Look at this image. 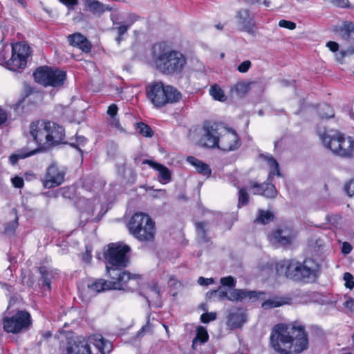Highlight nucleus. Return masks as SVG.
Instances as JSON below:
<instances>
[{
	"instance_id": "09e8293b",
	"label": "nucleus",
	"mask_w": 354,
	"mask_h": 354,
	"mask_svg": "<svg viewBox=\"0 0 354 354\" xmlns=\"http://www.w3.org/2000/svg\"><path fill=\"white\" fill-rule=\"evenodd\" d=\"M60 3L65 6L68 10H74L75 7L78 5L79 0H58Z\"/></svg>"
},
{
	"instance_id": "58836bf2",
	"label": "nucleus",
	"mask_w": 354,
	"mask_h": 354,
	"mask_svg": "<svg viewBox=\"0 0 354 354\" xmlns=\"http://www.w3.org/2000/svg\"><path fill=\"white\" fill-rule=\"evenodd\" d=\"M136 129L145 137L151 138L153 136V131L152 129L147 124L140 122L136 124Z\"/></svg>"
},
{
	"instance_id": "f8f14e48",
	"label": "nucleus",
	"mask_w": 354,
	"mask_h": 354,
	"mask_svg": "<svg viewBox=\"0 0 354 354\" xmlns=\"http://www.w3.org/2000/svg\"><path fill=\"white\" fill-rule=\"evenodd\" d=\"M2 324L5 332L19 334L27 331L32 326V320L26 310H17L13 315L4 317Z\"/></svg>"
},
{
	"instance_id": "c756f323",
	"label": "nucleus",
	"mask_w": 354,
	"mask_h": 354,
	"mask_svg": "<svg viewBox=\"0 0 354 354\" xmlns=\"http://www.w3.org/2000/svg\"><path fill=\"white\" fill-rule=\"evenodd\" d=\"M290 298L284 297H275L268 299L261 304V307L264 309H270L280 307L289 303Z\"/></svg>"
},
{
	"instance_id": "680f3d73",
	"label": "nucleus",
	"mask_w": 354,
	"mask_h": 354,
	"mask_svg": "<svg viewBox=\"0 0 354 354\" xmlns=\"http://www.w3.org/2000/svg\"><path fill=\"white\" fill-rule=\"evenodd\" d=\"M353 53H354V48H349L346 50L341 52L342 57H344L348 54L351 55Z\"/></svg>"
},
{
	"instance_id": "4be33fe9",
	"label": "nucleus",
	"mask_w": 354,
	"mask_h": 354,
	"mask_svg": "<svg viewBox=\"0 0 354 354\" xmlns=\"http://www.w3.org/2000/svg\"><path fill=\"white\" fill-rule=\"evenodd\" d=\"M263 292H257L255 290H248L245 289L234 288L230 292L229 301H242L248 299L252 301H255L259 299L260 295H263Z\"/></svg>"
},
{
	"instance_id": "774afa93",
	"label": "nucleus",
	"mask_w": 354,
	"mask_h": 354,
	"mask_svg": "<svg viewBox=\"0 0 354 354\" xmlns=\"http://www.w3.org/2000/svg\"><path fill=\"white\" fill-rule=\"evenodd\" d=\"M263 3L266 6V7H268L270 6V1H268V0H264Z\"/></svg>"
},
{
	"instance_id": "338daca9",
	"label": "nucleus",
	"mask_w": 354,
	"mask_h": 354,
	"mask_svg": "<svg viewBox=\"0 0 354 354\" xmlns=\"http://www.w3.org/2000/svg\"><path fill=\"white\" fill-rule=\"evenodd\" d=\"M215 27L216 29L220 30L223 29V26L221 24H218L215 25Z\"/></svg>"
},
{
	"instance_id": "9d476101",
	"label": "nucleus",
	"mask_w": 354,
	"mask_h": 354,
	"mask_svg": "<svg viewBox=\"0 0 354 354\" xmlns=\"http://www.w3.org/2000/svg\"><path fill=\"white\" fill-rule=\"evenodd\" d=\"M32 75L35 82L38 84L44 87L50 86L56 88L63 87L67 79V73L65 71L47 65L36 68Z\"/></svg>"
},
{
	"instance_id": "72a5a7b5",
	"label": "nucleus",
	"mask_w": 354,
	"mask_h": 354,
	"mask_svg": "<svg viewBox=\"0 0 354 354\" xmlns=\"http://www.w3.org/2000/svg\"><path fill=\"white\" fill-rule=\"evenodd\" d=\"M38 272L41 274V279L42 286H46L48 290H50L51 288V280L53 278L52 271L50 270L46 266H41L37 269Z\"/></svg>"
},
{
	"instance_id": "c85d7f7f",
	"label": "nucleus",
	"mask_w": 354,
	"mask_h": 354,
	"mask_svg": "<svg viewBox=\"0 0 354 354\" xmlns=\"http://www.w3.org/2000/svg\"><path fill=\"white\" fill-rule=\"evenodd\" d=\"M38 153V149H28L27 148H23L16 153H12L9 156V161L12 165H16L19 160L24 159L26 158L32 156Z\"/></svg>"
},
{
	"instance_id": "ddd939ff",
	"label": "nucleus",
	"mask_w": 354,
	"mask_h": 354,
	"mask_svg": "<svg viewBox=\"0 0 354 354\" xmlns=\"http://www.w3.org/2000/svg\"><path fill=\"white\" fill-rule=\"evenodd\" d=\"M31 53L30 47L24 42L12 45L11 57L6 62L7 68L12 71L23 69L26 66L27 59Z\"/></svg>"
},
{
	"instance_id": "f257e3e1",
	"label": "nucleus",
	"mask_w": 354,
	"mask_h": 354,
	"mask_svg": "<svg viewBox=\"0 0 354 354\" xmlns=\"http://www.w3.org/2000/svg\"><path fill=\"white\" fill-rule=\"evenodd\" d=\"M270 342L279 354H299L309 347L308 333L297 322L279 323L271 330Z\"/></svg>"
},
{
	"instance_id": "13d9d810",
	"label": "nucleus",
	"mask_w": 354,
	"mask_h": 354,
	"mask_svg": "<svg viewBox=\"0 0 354 354\" xmlns=\"http://www.w3.org/2000/svg\"><path fill=\"white\" fill-rule=\"evenodd\" d=\"M214 294L218 293V297L221 299H226L229 300L230 294H228L226 290H214Z\"/></svg>"
},
{
	"instance_id": "423d86ee",
	"label": "nucleus",
	"mask_w": 354,
	"mask_h": 354,
	"mask_svg": "<svg viewBox=\"0 0 354 354\" xmlns=\"http://www.w3.org/2000/svg\"><path fill=\"white\" fill-rule=\"evenodd\" d=\"M317 135L323 145L333 154L351 158L354 154V138L337 129L319 131Z\"/></svg>"
},
{
	"instance_id": "ea45409f",
	"label": "nucleus",
	"mask_w": 354,
	"mask_h": 354,
	"mask_svg": "<svg viewBox=\"0 0 354 354\" xmlns=\"http://www.w3.org/2000/svg\"><path fill=\"white\" fill-rule=\"evenodd\" d=\"M250 201V196L246 191V189L243 187L240 188L239 190L238 194V203L237 207L241 208L243 206L247 205Z\"/></svg>"
},
{
	"instance_id": "20e7f679",
	"label": "nucleus",
	"mask_w": 354,
	"mask_h": 354,
	"mask_svg": "<svg viewBox=\"0 0 354 354\" xmlns=\"http://www.w3.org/2000/svg\"><path fill=\"white\" fill-rule=\"evenodd\" d=\"M151 57L156 70L165 75L181 73L187 63L185 56L180 52L172 49L165 41L153 44Z\"/></svg>"
},
{
	"instance_id": "dca6fc26",
	"label": "nucleus",
	"mask_w": 354,
	"mask_h": 354,
	"mask_svg": "<svg viewBox=\"0 0 354 354\" xmlns=\"http://www.w3.org/2000/svg\"><path fill=\"white\" fill-rule=\"evenodd\" d=\"M109 277L111 279L110 281L100 279L95 280L88 286L89 288L97 292L108 290H124L130 292H133L135 290L129 288V284L127 283V281H122L121 279H118L117 277H113V276H109Z\"/></svg>"
},
{
	"instance_id": "5fc2aeb1",
	"label": "nucleus",
	"mask_w": 354,
	"mask_h": 354,
	"mask_svg": "<svg viewBox=\"0 0 354 354\" xmlns=\"http://www.w3.org/2000/svg\"><path fill=\"white\" fill-rule=\"evenodd\" d=\"M353 249L351 244L347 241H344L342 245V252L344 254H348Z\"/></svg>"
},
{
	"instance_id": "0eeeda50",
	"label": "nucleus",
	"mask_w": 354,
	"mask_h": 354,
	"mask_svg": "<svg viewBox=\"0 0 354 354\" xmlns=\"http://www.w3.org/2000/svg\"><path fill=\"white\" fill-rule=\"evenodd\" d=\"M145 95L156 109L176 103L181 98V93L175 87L165 84L162 81H153L148 84L145 86Z\"/></svg>"
},
{
	"instance_id": "864d4df0",
	"label": "nucleus",
	"mask_w": 354,
	"mask_h": 354,
	"mask_svg": "<svg viewBox=\"0 0 354 354\" xmlns=\"http://www.w3.org/2000/svg\"><path fill=\"white\" fill-rule=\"evenodd\" d=\"M330 2L335 6L342 8L350 7V2L348 0H330Z\"/></svg>"
},
{
	"instance_id": "f03ea898",
	"label": "nucleus",
	"mask_w": 354,
	"mask_h": 354,
	"mask_svg": "<svg viewBox=\"0 0 354 354\" xmlns=\"http://www.w3.org/2000/svg\"><path fill=\"white\" fill-rule=\"evenodd\" d=\"M131 250L128 245L120 243H111L104 252L106 271L108 276H113L129 284V288L137 290L140 287V275L131 274L124 268L129 264L128 254Z\"/></svg>"
},
{
	"instance_id": "a878e982",
	"label": "nucleus",
	"mask_w": 354,
	"mask_h": 354,
	"mask_svg": "<svg viewBox=\"0 0 354 354\" xmlns=\"http://www.w3.org/2000/svg\"><path fill=\"white\" fill-rule=\"evenodd\" d=\"M254 81L242 80L238 81L230 88V93L239 97L245 96L251 89Z\"/></svg>"
},
{
	"instance_id": "f704fd0d",
	"label": "nucleus",
	"mask_w": 354,
	"mask_h": 354,
	"mask_svg": "<svg viewBox=\"0 0 354 354\" xmlns=\"http://www.w3.org/2000/svg\"><path fill=\"white\" fill-rule=\"evenodd\" d=\"M274 219V215L272 212L259 209L258 216L255 218L254 223L266 225L273 221Z\"/></svg>"
},
{
	"instance_id": "7c9ffc66",
	"label": "nucleus",
	"mask_w": 354,
	"mask_h": 354,
	"mask_svg": "<svg viewBox=\"0 0 354 354\" xmlns=\"http://www.w3.org/2000/svg\"><path fill=\"white\" fill-rule=\"evenodd\" d=\"M85 10L91 12L95 15L100 16L104 12V5L97 0H85Z\"/></svg>"
},
{
	"instance_id": "a211bd4d",
	"label": "nucleus",
	"mask_w": 354,
	"mask_h": 354,
	"mask_svg": "<svg viewBox=\"0 0 354 354\" xmlns=\"http://www.w3.org/2000/svg\"><path fill=\"white\" fill-rule=\"evenodd\" d=\"M241 145V140L234 129H229L224 133H221L219 144L217 148L223 151H232L237 150Z\"/></svg>"
},
{
	"instance_id": "2f4dec72",
	"label": "nucleus",
	"mask_w": 354,
	"mask_h": 354,
	"mask_svg": "<svg viewBox=\"0 0 354 354\" xmlns=\"http://www.w3.org/2000/svg\"><path fill=\"white\" fill-rule=\"evenodd\" d=\"M339 33L342 39L349 41L351 34L354 33V23L352 21H344L342 26L335 30Z\"/></svg>"
},
{
	"instance_id": "412c9836",
	"label": "nucleus",
	"mask_w": 354,
	"mask_h": 354,
	"mask_svg": "<svg viewBox=\"0 0 354 354\" xmlns=\"http://www.w3.org/2000/svg\"><path fill=\"white\" fill-rule=\"evenodd\" d=\"M68 44L80 49L84 53L91 52L93 44L88 38L81 32H76L67 36Z\"/></svg>"
},
{
	"instance_id": "bb28decb",
	"label": "nucleus",
	"mask_w": 354,
	"mask_h": 354,
	"mask_svg": "<svg viewBox=\"0 0 354 354\" xmlns=\"http://www.w3.org/2000/svg\"><path fill=\"white\" fill-rule=\"evenodd\" d=\"M187 161L194 166L196 169L197 172L201 175L209 178L211 176L212 170L209 166L203 162V161L197 159L194 156H188L187 158Z\"/></svg>"
},
{
	"instance_id": "e2e57ef3",
	"label": "nucleus",
	"mask_w": 354,
	"mask_h": 354,
	"mask_svg": "<svg viewBox=\"0 0 354 354\" xmlns=\"http://www.w3.org/2000/svg\"><path fill=\"white\" fill-rule=\"evenodd\" d=\"M148 329V326L145 325L143 326L137 333V337L142 336L143 333Z\"/></svg>"
},
{
	"instance_id": "603ef678",
	"label": "nucleus",
	"mask_w": 354,
	"mask_h": 354,
	"mask_svg": "<svg viewBox=\"0 0 354 354\" xmlns=\"http://www.w3.org/2000/svg\"><path fill=\"white\" fill-rule=\"evenodd\" d=\"M11 181H12V185L15 188L20 189V188H22L24 185V180L23 178L18 176H16L12 178Z\"/></svg>"
},
{
	"instance_id": "393cba45",
	"label": "nucleus",
	"mask_w": 354,
	"mask_h": 354,
	"mask_svg": "<svg viewBox=\"0 0 354 354\" xmlns=\"http://www.w3.org/2000/svg\"><path fill=\"white\" fill-rule=\"evenodd\" d=\"M143 165H148L151 168L154 169L155 170L158 171L159 172L160 177L161 180L165 181V183L169 182L171 179V172L169 169L165 167V165L158 163L157 162H155L151 160H144L142 161Z\"/></svg>"
},
{
	"instance_id": "f3484780",
	"label": "nucleus",
	"mask_w": 354,
	"mask_h": 354,
	"mask_svg": "<svg viewBox=\"0 0 354 354\" xmlns=\"http://www.w3.org/2000/svg\"><path fill=\"white\" fill-rule=\"evenodd\" d=\"M65 171L56 164L52 163L46 169L44 178L41 180L45 188L51 189L62 185L65 180Z\"/></svg>"
},
{
	"instance_id": "6ab92c4d",
	"label": "nucleus",
	"mask_w": 354,
	"mask_h": 354,
	"mask_svg": "<svg viewBox=\"0 0 354 354\" xmlns=\"http://www.w3.org/2000/svg\"><path fill=\"white\" fill-rule=\"evenodd\" d=\"M219 124L216 122L206 121L203 124L205 133L202 137L203 146L207 148L217 147L219 144Z\"/></svg>"
},
{
	"instance_id": "5701e85b",
	"label": "nucleus",
	"mask_w": 354,
	"mask_h": 354,
	"mask_svg": "<svg viewBox=\"0 0 354 354\" xmlns=\"http://www.w3.org/2000/svg\"><path fill=\"white\" fill-rule=\"evenodd\" d=\"M247 321V315L241 308L230 312L227 316L226 324L230 328H240Z\"/></svg>"
},
{
	"instance_id": "4468645a",
	"label": "nucleus",
	"mask_w": 354,
	"mask_h": 354,
	"mask_svg": "<svg viewBox=\"0 0 354 354\" xmlns=\"http://www.w3.org/2000/svg\"><path fill=\"white\" fill-rule=\"evenodd\" d=\"M297 236V232L291 227H278L268 234L270 242L283 248L292 245Z\"/></svg>"
},
{
	"instance_id": "e433bc0d",
	"label": "nucleus",
	"mask_w": 354,
	"mask_h": 354,
	"mask_svg": "<svg viewBox=\"0 0 354 354\" xmlns=\"http://www.w3.org/2000/svg\"><path fill=\"white\" fill-rule=\"evenodd\" d=\"M118 26L113 28V30L116 31L117 37L115 38L116 41L120 44L123 40V35L126 34L130 28L129 25L124 24L122 22L116 23Z\"/></svg>"
},
{
	"instance_id": "1a4fd4ad",
	"label": "nucleus",
	"mask_w": 354,
	"mask_h": 354,
	"mask_svg": "<svg viewBox=\"0 0 354 354\" xmlns=\"http://www.w3.org/2000/svg\"><path fill=\"white\" fill-rule=\"evenodd\" d=\"M262 158L272 169L270 171L267 181L259 183L254 180L250 181V189H254V194L261 195L266 198H274L277 195V190L272 184L274 176H281L279 165L277 160L270 154L261 155Z\"/></svg>"
},
{
	"instance_id": "aec40b11",
	"label": "nucleus",
	"mask_w": 354,
	"mask_h": 354,
	"mask_svg": "<svg viewBox=\"0 0 354 354\" xmlns=\"http://www.w3.org/2000/svg\"><path fill=\"white\" fill-rule=\"evenodd\" d=\"M238 24L241 26V30L250 34L254 33L256 28L254 15L248 9H241L236 14Z\"/></svg>"
},
{
	"instance_id": "3c124183",
	"label": "nucleus",
	"mask_w": 354,
	"mask_h": 354,
	"mask_svg": "<svg viewBox=\"0 0 354 354\" xmlns=\"http://www.w3.org/2000/svg\"><path fill=\"white\" fill-rule=\"evenodd\" d=\"M92 252L90 248L88 247L86 248V251L84 253H83L82 256V260L83 262L86 263V264H91L92 261Z\"/></svg>"
},
{
	"instance_id": "473e14b6",
	"label": "nucleus",
	"mask_w": 354,
	"mask_h": 354,
	"mask_svg": "<svg viewBox=\"0 0 354 354\" xmlns=\"http://www.w3.org/2000/svg\"><path fill=\"white\" fill-rule=\"evenodd\" d=\"M209 340V334L206 328L203 326H198L196 328V334L192 340V348L193 350H196V345L198 343L203 344Z\"/></svg>"
},
{
	"instance_id": "9b49d317",
	"label": "nucleus",
	"mask_w": 354,
	"mask_h": 354,
	"mask_svg": "<svg viewBox=\"0 0 354 354\" xmlns=\"http://www.w3.org/2000/svg\"><path fill=\"white\" fill-rule=\"evenodd\" d=\"M42 100V92L26 84L19 100L12 104V109L19 115H27L32 112Z\"/></svg>"
},
{
	"instance_id": "b1692460",
	"label": "nucleus",
	"mask_w": 354,
	"mask_h": 354,
	"mask_svg": "<svg viewBox=\"0 0 354 354\" xmlns=\"http://www.w3.org/2000/svg\"><path fill=\"white\" fill-rule=\"evenodd\" d=\"M90 342L97 348L100 354H109L113 348L111 342L100 334H94L89 337Z\"/></svg>"
},
{
	"instance_id": "de8ad7c7",
	"label": "nucleus",
	"mask_w": 354,
	"mask_h": 354,
	"mask_svg": "<svg viewBox=\"0 0 354 354\" xmlns=\"http://www.w3.org/2000/svg\"><path fill=\"white\" fill-rule=\"evenodd\" d=\"M279 26L281 28H284L288 30H295L296 28V24L291 21H288L286 19H281L279 21Z\"/></svg>"
},
{
	"instance_id": "cd10ccee",
	"label": "nucleus",
	"mask_w": 354,
	"mask_h": 354,
	"mask_svg": "<svg viewBox=\"0 0 354 354\" xmlns=\"http://www.w3.org/2000/svg\"><path fill=\"white\" fill-rule=\"evenodd\" d=\"M118 106L117 104H111L107 109L106 113L109 116V124L110 127L118 130H122L119 118H118Z\"/></svg>"
},
{
	"instance_id": "4c0bfd02",
	"label": "nucleus",
	"mask_w": 354,
	"mask_h": 354,
	"mask_svg": "<svg viewBox=\"0 0 354 354\" xmlns=\"http://www.w3.org/2000/svg\"><path fill=\"white\" fill-rule=\"evenodd\" d=\"M319 115L322 119H330L335 116V112L331 106L324 104L319 110Z\"/></svg>"
},
{
	"instance_id": "2eb2a0df",
	"label": "nucleus",
	"mask_w": 354,
	"mask_h": 354,
	"mask_svg": "<svg viewBox=\"0 0 354 354\" xmlns=\"http://www.w3.org/2000/svg\"><path fill=\"white\" fill-rule=\"evenodd\" d=\"M59 350L60 354H93L88 339L81 336L66 338Z\"/></svg>"
},
{
	"instance_id": "37998d69",
	"label": "nucleus",
	"mask_w": 354,
	"mask_h": 354,
	"mask_svg": "<svg viewBox=\"0 0 354 354\" xmlns=\"http://www.w3.org/2000/svg\"><path fill=\"white\" fill-rule=\"evenodd\" d=\"M216 319V313L214 312L204 313L201 315V321L204 324L209 323Z\"/></svg>"
},
{
	"instance_id": "6e6d98bb",
	"label": "nucleus",
	"mask_w": 354,
	"mask_h": 354,
	"mask_svg": "<svg viewBox=\"0 0 354 354\" xmlns=\"http://www.w3.org/2000/svg\"><path fill=\"white\" fill-rule=\"evenodd\" d=\"M326 47L329 48L330 51L333 53H335L339 50V44L338 43L333 41H329L326 43Z\"/></svg>"
},
{
	"instance_id": "052dcab7",
	"label": "nucleus",
	"mask_w": 354,
	"mask_h": 354,
	"mask_svg": "<svg viewBox=\"0 0 354 354\" xmlns=\"http://www.w3.org/2000/svg\"><path fill=\"white\" fill-rule=\"evenodd\" d=\"M7 113L1 108H0V125L3 124L7 120Z\"/></svg>"
},
{
	"instance_id": "4d7b16f0",
	"label": "nucleus",
	"mask_w": 354,
	"mask_h": 354,
	"mask_svg": "<svg viewBox=\"0 0 354 354\" xmlns=\"http://www.w3.org/2000/svg\"><path fill=\"white\" fill-rule=\"evenodd\" d=\"M140 19V17L133 13V14H131L129 15L128 17V25H129V26H131L135 22H136L137 21H138L139 19Z\"/></svg>"
},
{
	"instance_id": "7ed1b4c3",
	"label": "nucleus",
	"mask_w": 354,
	"mask_h": 354,
	"mask_svg": "<svg viewBox=\"0 0 354 354\" xmlns=\"http://www.w3.org/2000/svg\"><path fill=\"white\" fill-rule=\"evenodd\" d=\"M321 266L314 259L308 257L303 261L284 259L276 263L275 270L279 276H285L297 282L309 283L319 277Z\"/></svg>"
},
{
	"instance_id": "6e6552de",
	"label": "nucleus",
	"mask_w": 354,
	"mask_h": 354,
	"mask_svg": "<svg viewBox=\"0 0 354 354\" xmlns=\"http://www.w3.org/2000/svg\"><path fill=\"white\" fill-rule=\"evenodd\" d=\"M130 234L140 242L153 241L155 238V222L147 214L135 213L128 223Z\"/></svg>"
},
{
	"instance_id": "79ce46f5",
	"label": "nucleus",
	"mask_w": 354,
	"mask_h": 354,
	"mask_svg": "<svg viewBox=\"0 0 354 354\" xmlns=\"http://www.w3.org/2000/svg\"><path fill=\"white\" fill-rule=\"evenodd\" d=\"M220 283L223 286L234 289L236 286V281L232 276H227L221 278Z\"/></svg>"
},
{
	"instance_id": "39448f33",
	"label": "nucleus",
	"mask_w": 354,
	"mask_h": 354,
	"mask_svg": "<svg viewBox=\"0 0 354 354\" xmlns=\"http://www.w3.org/2000/svg\"><path fill=\"white\" fill-rule=\"evenodd\" d=\"M29 133L37 145L38 152L59 145L65 138V130L58 124L44 120L30 122Z\"/></svg>"
},
{
	"instance_id": "a18cd8bd",
	"label": "nucleus",
	"mask_w": 354,
	"mask_h": 354,
	"mask_svg": "<svg viewBox=\"0 0 354 354\" xmlns=\"http://www.w3.org/2000/svg\"><path fill=\"white\" fill-rule=\"evenodd\" d=\"M206 222H197L196 223V227L198 232L201 234L202 237L206 241H208V239L206 238L207 236V230H206Z\"/></svg>"
},
{
	"instance_id": "8fccbe9b",
	"label": "nucleus",
	"mask_w": 354,
	"mask_h": 354,
	"mask_svg": "<svg viewBox=\"0 0 354 354\" xmlns=\"http://www.w3.org/2000/svg\"><path fill=\"white\" fill-rule=\"evenodd\" d=\"M344 191L349 196L354 195V178L350 180L345 184Z\"/></svg>"
},
{
	"instance_id": "49530a36",
	"label": "nucleus",
	"mask_w": 354,
	"mask_h": 354,
	"mask_svg": "<svg viewBox=\"0 0 354 354\" xmlns=\"http://www.w3.org/2000/svg\"><path fill=\"white\" fill-rule=\"evenodd\" d=\"M252 67V62L250 60L243 61L237 66V71L241 73H247Z\"/></svg>"
},
{
	"instance_id": "c9c22d12",
	"label": "nucleus",
	"mask_w": 354,
	"mask_h": 354,
	"mask_svg": "<svg viewBox=\"0 0 354 354\" xmlns=\"http://www.w3.org/2000/svg\"><path fill=\"white\" fill-rule=\"evenodd\" d=\"M209 93L215 100L221 102H225L227 99L224 91L216 84L210 87Z\"/></svg>"
},
{
	"instance_id": "c03bdc74",
	"label": "nucleus",
	"mask_w": 354,
	"mask_h": 354,
	"mask_svg": "<svg viewBox=\"0 0 354 354\" xmlns=\"http://www.w3.org/2000/svg\"><path fill=\"white\" fill-rule=\"evenodd\" d=\"M344 280L345 281L346 288L351 290L354 287V277L350 272H345L344 274Z\"/></svg>"
},
{
	"instance_id": "69168bd1",
	"label": "nucleus",
	"mask_w": 354,
	"mask_h": 354,
	"mask_svg": "<svg viewBox=\"0 0 354 354\" xmlns=\"http://www.w3.org/2000/svg\"><path fill=\"white\" fill-rule=\"evenodd\" d=\"M207 280H208L207 279L201 277L198 279V282L200 283L201 285H207L208 284V283L207 282Z\"/></svg>"
},
{
	"instance_id": "a19ab883",
	"label": "nucleus",
	"mask_w": 354,
	"mask_h": 354,
	"mask_svg": "<svg viewBox=\"0 0 354 354\" xmlns=\"http://www.w3.org/2000/svg\"><path fill=\"white\" fill-rule=\"evenodd\" d=\"M88 140L83 136H77L75 137V142L74 143H71V145L77 149L81 153H82V150L80 149V146L82 147H84L86 142H87Z\"/></svg>"
},
{
	"instance_id": "0e129e2a",
	"label": "nucleus",
	"mask_w": 354,
	"mask_h": 354,
	"mask_svg": "<svg viewBox=\"0 0 354 354\" xmlns=\"http://www.w3.org/2000/svg\"><path fill=\"white\" fill-rule=\"evenodd\" d=\"M52 333L50 331H46L42 334V337L44 339H47L50 337H51Z\"/></svg>"
},
{
	"instance_id": "bf43d9fd",
	"label": "nucleus",
	"mask_w": 354,
	"mask_h": 354,
	"mask_svg": "<svg viewBox=\"0 0 354 354\" xmlns=\"http://www.w3.org/2000/svg\"><path fill=\"white\" fill-rule=\"evenodd\" d=\"M344 306L351 311L354 312V299H350L344 302Z\"/></svg>"
}]
</instances>
